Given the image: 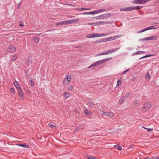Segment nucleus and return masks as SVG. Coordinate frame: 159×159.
<instances>
[{
  "label": "nucleus",
  "mask_w": 159,
  "mask_h": 159,
  "mask_svg": "<svg viewBox=\"0 0 159 159\" xmlns=\"http://www.w3.org/2000/svg\"><path fill=\"white\" fill-rule=\"evenodd\" d=\"M107 35V34H87L86 35V37L87 38H92L106 36Z\"/></svg>",
  "instance_id": "obj_1"
},
{
  "label": "nucleus",
  "mask_w": 159,
  "mask_h": 159,
  "mask_svg": "<svg viewBox=\"0 0 159 159\" xmlns=\"http://www.w3.org/2000/svg\"><path fill=\"white\" fill-rule=\"evenodd\" d=\"M71 79V76L69 75H67L63 81V85H68L70 83Z\"/></svg>",
  "instance_id": "obj_2"
},
{
  "label": "nucleus",
  "mask_w": 159,
  "mask_h": 159,
  "mask_svg": "<svg viewBox=\"0 0 159 159\" xmlns=\"http://www.w3.org/2000/svg\"><path fill=\"white\" fill-rule=\"evenodd\" d=\"M151 107V105L149 102H145L143 104L142 110L143 111L146 112Z\"/></svg>",
  "instance_id": "obj_3"
},
{
  "label": "nucleus",
  "mask_w": 159,
  "mask_h": 159,
  "mask_svg": "<svg viewBox=\"0 0 159 159\" xmlns=\"http://www.w3.org/2000/svg\"><path fill=\"white\" fill-rule=\"evenodd\" d=\"M120 48H115L114 49H111L110 50H108L106 52H103L102 53H99L98 54V55H107L108 54L111 53L113 52L117 51Z\"/></svg>",
  "instance_id": "obj_4"
},
{
  "label": "nucleus",
  "mask_w": 159,
  "mask_h": 159,
  "mask_svg": "<svg viewBox=\"0 0 159 159\" xmlns=\"http://www.w3.org/2000/svg\"><path fill=\"white\" fill-rule=\"evenodd\" d=\"M158 28H159V26L158 25H153L149 27H148L144 29H143L139 31V32L142 33L148 30H155L158 29Z\"/></svg>",
  "instance_id": "obj_5"
},
{
  "label": "nucleus",
  "mask_w": 159,
  "mask_h": 159,
  "mask_svg": "<svg viewBox=\"0 0 159 159\" xmlns=\"http://www.w3.org/2000/svg\"><path fill=\"white\" fill-rule=\"evenodd\" d=\"M111 16L110 13H106L101 15L99 16L93 17V18L96 20H99L101 18H104L107 17H109Z\"/></svg>",
  "instance_id": "obj_6"
},
{
  "label": "nucleus",
  "mask_w": 159,
  "mask_h": 159,
  "mask_svg": "<svg viewBox=\"0 0 159 159\" xmlns=\"http://www.w3.org/2000/svg\"><path fill=\"white\" fill-rule=\"evenodd\" d=\"M151 0H134V2H132L134 3L137 4H142L143 3H146Z\"/></svg>",
  "instance_id": "obj_7"
},
{
  "label": "nucleus",
  "mask_w": 159,
  "mask_h": 159,
  "mask_svg": "<svg viewBox=\"0 0 159 159\" xmlns=\"http://www.w3.org/2000/svg\"><path fill=\"white\" fill-rule=\"evenodd\" d=\"M16 48L14 46L11 45L6 50V52H15L16 51Z\"/></svg>",
  "instance_id": "obj_8"
},
{
  "label": "nucleus",
  "mask_w": 159,
  "mask_h": 159,
  "mask_svg": "<svg viewBox=\"0 0 159 159\" xmlns=\"http://www.w3.org/2000/svg\"><path fill=\"white\" fill-rule=\"evenodd\" d=\"M78 19H74L70 20H66L67 25L71 23H75L79 21Z\"/></svg>",
  "instance_id": "obj_9"
},
{
  "label": "nucleus",
  "mask_w": 159,
  "mask_h": 159,
  "mask_svg": "<svg viewBox=\"0 0 159 159\" xmlns=\"http://www.w3.org/2000/svg\"><path fill=\"white\" fill-rule=\"evenodd\" d=\"M122 37L121 35H118V36H116L113 37H110L109 38H107L108 41H111L115 39H116L118 38H119Z\"/></svg>",
  "instance_id": "obj_10"
},
{
  "label": "nucleus",
  "mask_w": 159,
  "mask_h": 159,
  "mask_svg": "<svg viewBox=\"0 0 159 159\" xmlns=\"http://www.w3.org/2000/svg\"><path fill=\"white\" fill-rule=\"evenodd\" d=\"M158 38V36L157 35H154L152 36H150L146 38V40H157Z\"/></svg>",
  "instance_id": "obj_11"
},
{
  "label": "nucleus",
  "mask_w": 159,
  "mask_h": 159,
  "mask_svg": "<svg viewBox=\"0 0 159 159\" xmlns=\"http://www.w3.org/2000/svg\"><path fill=\"white\" fill-rule=\"evenodd\" d=\"M111 58H107L103 59V60L99 61H98V63H99V65L102 64V63H104L110 60Z\"/></svg>",
  "instance_id": "obj_12"
},
{
  "label": "nucleus",
  "mask_w": 159,
  "mask_h": 159,
  "mask_svg": "<svg viewBox=\"0 0 159 159\" xmlns=\"http://www.w3.org/2000/svg\"><path fill=\"white\" fill-rule=\"evenodd\" d=\"M67 25L66 20L63 21H60L59 22L57 23L56 24V25Z\"/></svg>",
  "instance_id": "obj_13"
},
{
  "label": "nucleus",
  "mask_w": 159,
  "mask_h": 159,
  "mask_svg": "<svg viewBox=\"0 0 159 159\" xmlns=\"http://www.w3.org/2000/svg\"><path fill=\"white\" fill-rule=\"evenodd\" d=\"M18 90L19 96L21 99L23 98L24 97V94L21 89L20 88Z\"/></svg>",
  "instance_id": "obj_14"
},
{
  "label": "nucleus",
  "mask_w": 159,
  "mask_h": 159,
  "mask_svg": "<svg viewBox=\"0 0 159 159\" xmlns=\"http://www.w3.org/2000/svg\"><path fill=\"white\" fill-rule=\"evenodd\" d=\"M120 11H132V8L131 7H128L126 8H122L120 9Z\"/></svg>",
  "instance_id": "obj_15"
},
{
  "label": "nucleus",
  "mask_w": 159,
  "mask_h": 159,
  "mask_svg": "<svg viewBox=\"0 0 159 159\" xmlns=\"http://www.w3.org/2000/svg\"><path fill=\"white\" fill-rule=\"evenodd\" d=\"M99 63H98V61L96 62L93 63L91 64L89 67H88V69L91 68L95 66H97L99 65Z\"/></svg>",
  "instance_id": "obj_16"
},
{
  "label": "nucleus",
  "mask_w": 159,
  "mask_h": 159,
  "mask_svg": "<svg viewBox=\"0 0 159 159\" xmlns=\"http://www.w3.org/2000/svg\"><path fill=\"white\" fill-rule=\"evenodd\" d=\"M145 53V52L143 51H139L133 53V55H136L138 54H143Z\"/></svg>",
  "instance_id": "obj_17"
},
{
  "label": "nucleus",
  "mask_w": 159,
  "mask_h": 159,
  "mask_svg": "<svg viewBox=\"0 0 159 159\" xmlns=\"http://www.w3.org/2000/svg\"><path fill=\"white\" fill-rule=\"evenodd\" d=\"M105 115L106 116H108L110 117H112L114 116V114L112 112H106L104 113Z\"/></svg>",
  "instance_id": "obj_18"
},
{
  "label": "nucleus",
  "mask_w": 159,
  "mask_h": 159,
  "mask_svg": "<svg viewBox=\"0 0 159 159\" xmlns=\"http://www.w3.org/2000/svg\"><path fill=\"white\" fill-rule=\"evenodd\" d=\"M17 59V56L16 55H13L11 57L10 61L12 62L16 60Z\"/></svg>",
  "instance_id": "obj_19"
},
{
  "label": "nucleus",
  "mask_w": 159,
  "mask_h": 159,
  "mask_svg": "<svg viewBox=\"0 0 159 159\" xmlns=\"http://www.w3.org/2000/svg\"><path fill=\"white\" fill-rule=\"evenodd\" d=\"M14 84L16 87V88L17 89L21 88L20 87V84L17 81H16L14 82Z\"/></svg>",
  "instance_id": "obj_20"
},
{
  "label": "nucleus",
  "mask_w": 159,
  "mask_h": 159,
  "mask_svg": "<svg viewBox=\"0 0 159 159\" xmlns=\"http://www.w3.org/2000/svg\"><path fill=\"white\" fill-rule=\"evenodd\" d=\"M84 112L85 115L88 116H90L91 115V112L87 109L84 110Z\"/></svg>",
  "instance_id": "obj_21"
},
{
  "label": "nucleus",
  "mask_w": 159,
  "mask_h": 159,
  "mask_svg": "<svg viewBox=\"0 0 159 159\" xmlns=\"http://www.w3.org/2000/svg\"><path fill=\"white\" fill-rule=\"evenodd\" d=\"M143 7V6H137L136 7H131L132 8V10H134V9H136V10L142 8Z\"/></svg>",
  "instance_id": "obj_22"
},
{
  "label": "nucleus",
  "mask_w": 159,
  "mask_h": 159,
  "mask_svg": "<svg viewBox=\"0 0 159 159\" xmlns=\"http://www.w3.org/2000/svg\"><path fill=\"white\" fill-rule=\"evenodd\" d=\"M33 39L34 41L36 43L39 42L40 40L39 38L37 36L34 37L33 38Z\"/></svg>",
  "instance_id": "obj_23"
},
{
  "label": "nucleus",
  "mask_w": 159,
  "mask_h": 159,
  "mask_svg": "<svg viewBox=\"0 0 159 159\" xmlns=\"http://www.w3.org/2000/svg\"><path fill=\"white\" fill-rule=\"evenodd\" d=\"M88 102L89 105L91 107H93L94 105V102L93 101H92L91 99H89L88 101Z\"/></svg>",
  "instance_id": "obj_24"
},
{
  "label": "nucleus",
  "mask_w": 159,
  "mask_h": 159,
  "mask_svg": "<svg viewBox=\"0 0 159 159\" xmlns=\"http://www.w3.org/2000/svg\"><path fill=\"white\" fill-rule=\"evenodd\" d=\"M18 145L22 147H23V148H29V146L28 145H26V144H22V143L20 144H19Z\"/></svg>",
  "instance_id": "obj_25"
},
{
  "label": "nucleus",
  "mask_w": 159,
  "mask_h": 159,
  "mask_svg": "<svg viewBox=\"0 0 159 159\" xmlns=\"http://www.w3.org/2000/svg\"><path fill=\"white\" fill-rule=\"evenodd\" d=\"M67 89L70 91H72L73 89V86L71 85H69L68 86Z\"/></svg>",
  "instance_id": "obj_26"
},
{
  "label": "nucleus",
  "mask_w": 159,
  "mask_h": 159,
  "mask_svg": "<svg viewBox=\"0 0 159 159\" xmlns=\"http://www.w3.org/2000/svg\"><path fill=\"white\" fill-rule=\"evenodd\" d=\"M155 55L154 54H148V55H147L145 56H144L141 57L140 59H142V58H146V57H151V56H154Z\"/></svg>",
  "instance_id": "obj_27"
},
{
  "label": "nucleus",
  "mask_w": 159,
  "mask_h": 159,
  "mask_svg": "<svg viewBox=\"0 0 159 159\" xmlns=\"http://www.w3.org/2000/svg\"><path fill=\"white\" fill-rule=\"evenodd\" d=\"M64 97L65 98H68L69 96V94L66 92H65L63 94Z\"/></svg>",
  "instance_id": "obj_28"
},
{
  "label": "nucleus",
  "mask_w": 159,
  "mask_h": 159,
  "mask_svg": "<svg viewBox=\"0 0 159 159\" xmlns=\"http://www.w3.org/2000/svg\"><path fill=\"white\" fill-rule=\"evenodd\" d=\"M99 25H104L105 24H107L108 23V21H99Z\"/></svg>",
  "instance_id": "obj_29"
},
{
  "label": "nucleus",
  "mask_w": 159,
  "mask_h": 159,
  "mask_svg": "<svg viewBox=\"0 0 159 159\" xmlns=\"http://www.w3.org/2000/svg\"><path fill=\"white\" fill-rule=\"evenodd\" d=\"M121 78H120L117 82L116 86L120 85L121 84Z\"/></svg>",
  "instance_id": "obj_30"
},
{
  "label": "nucleus",
  "mask_w": 159,
  "mask_h": 159,
  "mask_svg": "<svg viewBox=\"0 0 159 159\" xmlns=\"http://www.w3.org/2000/svg\"><path fill=\"white\" fill-rule=\"evenodd\" d=\"M124 98H125L124 97L121 98L119 100V102H118L119 104H120L122 103L124 100Z\"/></svg>",
  "instance_id": "obj_31"
},
{
  "label": "nucleus",
  "mask_w": 159,
  "mask_h": 159,
  "mask_svg": "<svg viewBox=\"0 0 159 159\" xmlns=\"http://www.w3.org/2000/svg\"><path fill=\"white\" fill-rule=\"evenodd\" d=\"M50 128H52L54 129L56 127V126L53 125V124L51 123H50L48 124Z\"/></svg>",
  "instance_id": "obj_32"
},
{
  "label": "nucleus",
  "mask_w": 159,
  "mask_h": 159,
  "mask_svg": "<svg viewBox=\"0 0 159 159\" xmlns=\"http://www.w3.org/2000/svg\"><path fill=\"white\" fill-rule=\"evenodd\" d=\"M10 91L11 93H15V89L13 88H11Z\"/></svg>",
  "instance_id": "obj_33"
},
{
  "label": "nucleus",
  "mask_w": 159,
  "mask_h": 159,
  "mask_svg": "<svg viewBox=\"0 0 159 159\" xmlns=\"http://www.w3.org/2000/svg\"><path fill=\"white\" fill-rule=\"evenodd\" d=\"M82 14L83 15H86V14H93L92 11L88 12H83Z\"/></svg>",
  "instance_id": "obj_34"
},
{
  "label": "nucleus",
  "mask_w": 159,
  "mask_h": 159,
  "mask_svg": "<svg viewBox=\"0 0 159 159\" xmlns=\"http://www.w3.org/2000/svg\"><path fill=\"white\" fill-rule=\"evenodd\" d=\"M30 84L31 86L33 87L34 86V84L33 81L32 80H30Z\"/></svg>",
  "instance_id": "obj_35"
},
{
  "label": "nucleus",
  "mask_w": 159,
  "mask_h": 159,
  "mask_svg": "<svg viewBox=\"0 0 159 159\" xmlns=\"http://www.w3.org/2000/svg\"><path fill=\"white\" fill-rule=\"evenodd\" d=\"M107 41H108L107 38H104V39H103L101 40V42H104Z\"/></svg>",
  "instance_id": "obj_36"
},
{
  "label": "nucleus",
  "mask_w": 159,
  "mask_h": 159,
  "mask_svg": "<svg viewBox=\"0 0 159 159\" xmlns=\"http://www.w3.org/2000/svg\"><path fill=\"white\" fill-rule=\"evenodd\" d=\"M145 77L146 79L149 78L150 77V75L148 72L147 73V75H145Z\"/></svg>",
  "instance_id": "obj_37"
},
{
  "label": "nucleus",
  "mask_w": 159,
  "mask_h": 159,
  "mask_svg": "<svg viewBox=\"0 0 159 159\" xmlns=\"http://www.w3.org/2000/svg\"><path fill=\"white\" fill-rule=\"evenodd\" d=\"M93 14H94L97 13H99L98 10L94 11H92Z\"/></svg>",
  "instance_id": "obj_38"
},
{
  "label": "nucleus",
  "mask_w": 159,
  "mask_h": 159,
  "mask_svg": "<svg viewBox=\"0 0 159 159\" xmlns=\"http://www.w3.org/2000/svg\"><path fill=\"white\" fill-rule=\"evenodd\" d=\"M130 96V93H127L125 95V96L124 97L125 98V97H129Z\"/></svg>",
  "instance_id": "obj_39"
},
{
  "label": "nucleus",
  "mask_w": 159,
  "mask_h": 159,
  "mask_svg": "<svg viewBox=\"0 0 159 159\" xmlns=\"http://www.w3.org/2000/svg\"><path fill=\"white\" fill-rule=\"evenodd\" d=\"M90 9V8H81V11L83 10H89Z\"/></svg>",
  "instance_id": "obj_40"
},
{
  "label": "nucleus",
  "mask_w": 159,
  "mask_h": 159,
  "mask_svg": "<svg viewBox=\"0 0 159 159\" xmlns=\"http://www.w3.org/2000/svg\"><path fill=\"white\" fill-rule=\"evenodd\" d=\"M106 11V10L105 9H100V10H98V11H99V13H100L101 12H104V11Z\"/></svg>",
  "instance_id": "obj_41"
},
{
  "label": "nucleus",
  "mask_w": 159,
  "mask_h": 159,
  "mask_svg": "<svg viewBox=\"0 0 159 159\" xmlns=\"http://www.w3.org/2000/svg\"><path fill=\"white\" fill-rule=\"evenodd\" d=\"M147 130L148 132L152 131L153 130L152 128H147Z\"/></svg>",
  "instance_id": "obj_42"
},
{
  "label": "nucleus",
  "mask_w": 159,
  "mask_h": 159,
  "mask_svg": "<svg viewBox=\"0 0 159 159\" xmlns=\"http://www.w3.org/2000/svg\"><path fill=\"white\" fill-rule=\"evenodd\" d=\"M95 43H101V39L100 40H97V41H96L95 42Z\"/></svg>",
  "instance_id": "obj_43"
},
{
  "label": "nucleus",
  "mask_w": 159,
  "mask_h": 159,
  "mask_svg": "<svg viewBox=\"0 0 159 159\" xmlns=\"http://www.w3.org/2000/svg\"><path fill=\"white\" fill-rule=\"evenodd\" d=\"M55 30V29H54L52 28V29H51L48 30L47 31H50L52 30Z\"/></svg>",
  "instance_id": "obj_44"
},
{
  "label": "nucleus",
  "mask_w": 159,
  "mask_h": 159,
  "mask_svg": "<svg viewBox=\"0 0 159 159\" xmlns=\"http://www.w3.org/2000/svg\"><path fill=\"white\" fill-rule=\"evenodd\" d=\"M152 159H159V158L157 157H153Z\"/></svg>",
  "instance_id": "obj_45"
},
{
  "label": "nucleus",
  "mask_w": 159,
  "mask_h": 159,
  "mask_svg": "<svg viewBox=\"0 0 159 159\" xmlns=\"http://www.w3.org/2000/svg\"><path fill=\"white\" fill-rule=\"evenodd\" d=\"M75 10L78 11H81V8H75Z\"/></svg>",
  "instance_id": "obj_46"
},
{
  "label": "nucleus",
  "mask_w": 159,
  "mask_h": 159,
  "mask_svg": "<svg viewBox=\"0 0 159 159\" xmlns=\"http://www.w3.org/2000/svg\"><path fill=\"white\" fill-rule=\"evenodd\" d=\"M86 157H87V158H88V159H89L91 158L92 157H91L89 156V155H87L86 156Z\"/></svg>",
  "instance_id": "obj_47"
},
{
  "label": "nucleus",
  "mask_w": 159,
  "mask_h": 159,
  "mask_svg": "<svg viewBox=\"0 0 159 159\" xmlns=\"http://www.w3.org/2000/svg\"><path fill=\"white\" fill-rule=\"evenodd\" d=\"M118 149L119 150H121L122 149V147L121 146H118Z\"/></svg>",
  "instance_id": "obj_48"
},
{
  "label": "nucleus",
  "mask_w": 159,
  "mask_h": 159,
  "mask_svg": "<svg viewBox=\"0 0 159 159\" xmlns=\"http://www.w3.org/2000/svg\"><path fill=\"white\" fill-rule=\"evenodd\" d=\"M24 25V24L23 23H20L19 24V26H23Z\"/></svg>",
  "instance_id": "obj_49"
},
{
  "label": "nucleus",
  "mask_w": 159,
  "mask_h": 159,
  "mask_svg": "<svg viewBox=\"0 0 159 159\" xmlns=\"http://www.w3.org/2000/svg\"><path fill=\"white\" fill-rule=\"evenodd\" d=\"M138 101L136 100L135 101V102L134 103V104L136 105V104H138Z\"/></svg>",
  "instance_id": "obj_50"
},
{
  "label": "nucleus",
  "mask_w": 159,
  "mask_h": 159,
  "mask_svg": "<svg viewBox=\"0 0 159 159\" xmlns=\"http://www.w3.org/2000/svg\"><path fill=\"white\" fill-rule=\"evenodd\" d=\"M96 24L97 25H99V21L96 22Z\"/></svg>",
  "instance_id": "obj_51"
},
{
  "label": "nucleus",
  "mask_w": 159,
  "mask_h": 159,
  "mask_svg": "<svg viewBox=\"0 0 159 159\" xmlns=\"http://www.w3.org/2000/svg\"><path fill=\"white\" fill-rule=\"evenodd\" d=\"M96 24L97 25H99V21L96 22Z\"/></svg>",
  "instance_id": "obj_52"
},
{
  "label": "nucleus",
  "mask_w": 159,
  "mask_h": 159,
  "mask_svg": "<svg viewBox=\"0 0 159 159\" xmlns=\"http://www.w3.org/2000/svg\"><path fill=\"white\" fill-rule=\"evenodd\" d=\"M26 35H36V34H27Z\"/></svg>",
  "instance_id": "obj_53"
},
{
  "label": "nucleus",
  "mask_w": 159,
  "mask_h": 159,
  "mask_svg": "<svg viewBox=\"0 0 159 159\" xmlns=\"http://www.w3.org/2000/svg\"><path fill=\"white\" fill-rule=\"evenodd\" d=\"M89 25H93V23H89Z\"/></svg>",
  "instance_id": "obj_54"
},
{
  "label": "nucleus",
  "mask_w": 159,
  "mask_h": 159,
  "mask_svg": "<svg viewBox=\"0 0 159 159\" xmlns=\"http://www.w3.org/2000/svg\"><path fill=\"white\" fill-rule=\"evenodd\" d=\"M20 6H21V3H19L18 4V8H19L20 7Z\"/></svg>",
  "instance_id": "obj_55"
},
{
  "label": "nucleus",
  "mask_w": 159,
  "mask_h": 159,
  "mask_svg": "<svg viewBox=\"0 0 159 159\" xmlns=\"http://www.w3.org/2000/svg\"><path fill=\"white\" fill-rule=\"evenodd\" d=\"M133 147V145H131L129 146V148H131Z\"/></svg>",
  "instance_id": "obj_56"
},
{
  "label": "nucleus",
  "mask_w": 159,
  "mask_h": 159,
  "mask_svg": "<svg viewBox=\"0 0 159 159\" xmlns=\"http://www.w3.org/2000/svg\"><path fill=\"white\" fill-rule=\"evenodd\" d=\"M128 70H126V71H124L123 73V74L125 73L127 71H128Z\"/></svg>",
  "instance_id": "obj_57"
},
{
  "label": "nucleus",
  "mask_w": 159,
  "mask_h": 159,
  "mask_svg": "<svg viewBox=\"0 0 159 159\" xmlns=\"http://www.w3.org/2000/svg\"><path fill=\"white\" fill-rule=\"evenodd\" d=\"M93 25H94V26L97 25L96 22H93Z\"/></svg>",
  "instance_id": "obj_58"
},
{
  "label": "nucleus",
  "mask_w": 159,
  "mask_h": 159,
  "mask_svg": "<svg viewBox=\"0 0 159 159\" xmlns=\"http://www.w3.org/2000/svg\"><path fill=\"white\" fill-rule=\"evenodd\" d=\"M142 127L144 128L145 129H147V128L143 126H142Z\"/></svg>",
  "instance_id": "obj_59"
},
{
  "label": "nucleus",
  "mask_w": 159,
  "mask_h": 159,
  "mask_svg": "<svg viewBox=\"0 0 159 159\" xmlns=\"http://www.w3.org/2000/svg\"><path fill=\"white\" fill-rule=\"evenodd\" d=\"M105 112H104V111H102V113H101V114H102V115H103L104 114H104V113H105Z\"/></svg>",
  "instance_id": "obj_60"
},
{
  "label": "nucleus",
  "mask_w": 159,
  "mask_h": 159,
  "mask_svg": "<svg viewBox=\"0 0 159 159\" xmlns=\"http://www.w3.org/2000/svg\"><path fill=\"white\" fill-rule=\"evenodd\" d=\"M67 4L68 5H70V6H73V5H72V4Z\"/></svg>",
  "instance_id": "obj_61"
},
{
  "label": "nucleus",
  "mask_w": 159,
  "mask_h": 159,
  "mask_svg": "<svg viewBox=\"0 0 159 159\" xmlns=\"http://www.w3.org/2000/svg\"><path fill=\"white\" fill-rule=\"evenodd\" d=\"M75 17V16H72L69 17V18H72V17Z\"/></svg>",
  "instance_id": "obj_62"
},
{
  "label": "nucleus",
  "mask_w": 159,
  "mask_h": 159,
  "mask_svg": "<svg viewBox=\"0 0 159 159\" xmlns=\"http://www.w3.org/2000/svg\"><path fill=\"white\" fill-rule=\"evenodd\" d=\"M41 34V33H40V34H38V35H40V34Z\"/></svg>",
  "instance_id": "obj_63"
},
{
  "label": "nucleus",
  "mask_w": 159,
  "mask_h": 159,
  "mask_svg": "<svg viewBox=\"0 0 159 159\" xmlns=\"http://www.w3.org/2000/svg\"><path fill=\"white\" fill-rule=\"evenodd\" d=\"M114 147H116V145H115Z\"/></svg>",
  "instance_id": "obj_64"
}]
</instances>
